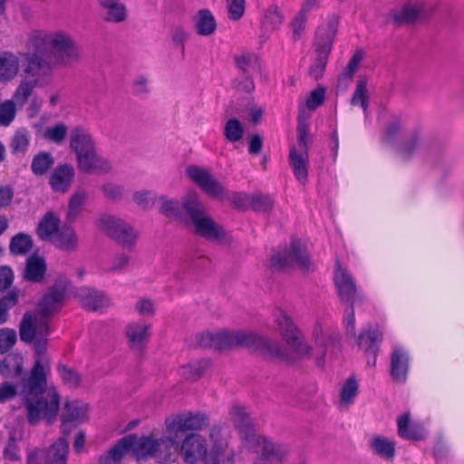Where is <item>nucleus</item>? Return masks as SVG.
I'll return each mask as SVG.
<instances>
[{
    "mask_svg": "<svg viewBox=\"0 0 464 464\" xmlns=\"http://www.w3.org/2000/svg\"><path fill=\"white\" fill-rule=\"evenodd\" d=\"M273 323L287 347H281L277 343L253 333L226 329L200 334L197 336V342L203 348L218 351L246 346L286 361L314 356L318 365H323L326 356L332 355L339 348L337 336L321 322L315 323L311 331L314 348L306 343L302 331L285 310L276 308L274 311Z\"/></svg>",
    "mask_w": 464,
    "mask_h": 464,
    "instance_id": "f257e3e1",
    "label": "nucleus"
},
{
    "mask_svg": "<svg viewBox=\"0 0 464 464\" xmlns=\"http://www.w3.org/2000/svg\"><path fill=\"white\" fill-rule=\"evenodd\" d=\"M26 47L32 51L22 53L26 79L20 82L11 100L19 107L26 103L34 88L47 83L54 67L70 65L79 58L76 42L63 29H34L27 34Z\"/></svg>",
    "mask_w": 464,
    "mask_h": 464,
    "instance_id": "f03ea898",
    "label": "nucleus"
},
{
    "mask_svg": "<svg viewBox=\"0 0 464 464\" xmlns=\"http://www.w3.org/2000/svg\"><path fill=\"white\" fill-rule=\"evenodd\" d=\"M163 438H159L156 432L139 437L136 434H130L123 437L117 442L114 452L130 450L131 454L137 459H153L159 463L175 462L180 455L183 460L188 464H197L205 459L208 453L206 439L198 433H189L182 441L177 439V449L175 456H163L161 441Z\"/></svg>",
    "mask_w": 464,
    "mask_h": 464,
    "instance_id": "7ed1b4c3",
    "label": "nucleus"
},
{
    "mask_svg": "<svg viewBox=\"0 0 464 464\" xmlns=\"http://www.w3.org/2000/svg\"><path fill=\"white\" fill-rule=\"evenodd\" d=\"M49 372L48 363L44 364L37 360L23 385L22 396L25 401L28 421L32 425L41 420L53 423L59 411L60 394L54 386L47 384Z\"/></svg>",
    "mask_w": 464,
    "mask_h": 464,
    "instance_id": "20e7f679",
    "label": "nucleus"
},
{
    "mask_svg": "<svg viewBox=\"0 0 464 464\" xmlns=\"http://www.w3.org/2000/svg\"><path fill=\"white\" fill-rule=\"evenodd\" d=\"M66 296V287L55 285L44 295L39 304V314L27 313L24 315L20 324V337L23 342L34 341L37 353L45 350L47 336L50 334L47 315L57 311Z\"/></svg>",
    "mask_w": 464,
    "mask_h": 464,
    "instance_id": "39448f33",
    "label": "nucleus"
},
{
    "mask_svg": "<svg viewBox=\"0 0 464 464\" xmlns=\"http://www.w3.org/2000/svg\"><path fill=\"white\" fill-rule=\"evenodd\" d=\"M208 425L209 419L204 412L185 411L169 415L164 420V433L159 435V438H163L162 455L175 456L177 439H180L186 431L201 430Z\"/></svg>",
    "mask_w": 464,
    "mask_h": 464,
    "instance_id": "423d86ee",
    "label": "nucleus"
},
{
    "mask_svg": "<svg viewBox=\"0 0 464 464\" xmlns=\"http://www.w3.org/2000/svg\"><path fill=\"white\" fill-rule=\"evenodd\" d=\"M183 206L189 218V222L195 233L208 240L218 243L228 241L224 228L206 212L196 191H188L184 198Z\"/></svg>",
    "mask_w": 464,
    "mask_h": 464,
    "instance_id": "0eeeda50",
    "label": "nucleus"
},
{
    "mask_svg": "<svg viewBox=\"0 0 464 464\" xmlns=\"http://www.w3.org/2000/svg\"><path fill=\"white\" fill-rule=\"evenodd\" d=\"M186 174L190 180L197 184L209 197L221 200L228 198L238 209L251 208L253 194L235 192L228 196L222 184L208 169L191 165L186 169Z\"/></svg>",
    "mask_w": 464,
    "mask_h": 464,
    "instance_id": "6e6552de",
    "label": "nucleus"
},
{
    "mask_svg": "<svg viewBox=\"0 0 464 464\" xmlns=\"http://www.w3.org/2000/svg\"><path fill=\"white\" fill-rule=\"evenodd\" d=\"M334 284L338 295L343 302H351V305L344 312L343 320L347 337L355 338V317L353 306L364 301V295L356 287L353 276L347 268L336 263L334 270Z\"/></svg>",
    "mask_w": 464,
    "mask_h": 464,
    "instance_id": "1a4fd4ad",
    "label": "nucleus"
},
{
    "mask_svg": "<svg viewBox=\"0 0 464 464\" xmlns=\"http://www.w3.org/2000/svg\"><path fill=\"white\" fill-rule=\"evenodd\" d=\"M339 28V18L329 14L319 23L314 39V47L318 54V63L311 68V74L315 78L322 76Z\"/></svg>",
    "mask_w": 464,
    "mask_h": 464,
    "instance_id": "9d476101",
    "label": "nucleus"
},
{
    "mask_svg": "<svg viewBox=\"0 0 464 464\" xmlns=\"http://www.w3.org/2000/svg\"><path fill=\"white\" fill-rule=\"evenodd\" d=\"M309 115H305L303 109L300 108L298 117V147H292L289 153V165L292 168L295 179L301 183L305 184L308 179L309 167Z\"/></svg>",
    "mask_w": 464,
    "mask_h": 464,
    "instance_id": "9b49d317",
    "label": "nucleus"
},
{
    "mask_svg": "<svg viewBox=\"0 0 464 464\" xmlns=\"http://www.w3.org/2000/svg\"><path fill=\"white\" fill-rule=\"evenodd\" d=\"M244 449L253 455L256 462L268 464L284 462L290 452L286 444L269 440L259 434L246 438Z\"/></svg>",
    "mask_w": 464,
    "mask_h": 464,
    "instance_id": "f8f14e48",
    "label": "nucleus"
},
{
    "mask_svg": "<svg viewBox=\"0 0 464 464\" xmlns=\"http://www.w3.org/2000/svg\"><path fill=\"white\" fill-rule=\"evenodd\" d=\"M428 15L425 4L419 0H409L395 6L389 12L388 17L396 25H412Z\"/></svg>",
    "mask_w": 464,
    "mask_h": 464,
    "instance_id": "ddd939ff",
    "label": "nucleus"
},
{
    "mask_svg": "<svg viewBox=\"0 0 464 464\" xmlns=\"http://www.w3.org/2000/svg\"><path fill=\"white\" fill-rule=\"evenodd\" d=\"M97 226L101 230L123 246H131L136 241V231L130 225L120 218L103 216L97 221Z\"/></svg>",
    "mask_w": 464,
    "mask_h": 464,
    "instance_id": "4468645a",
    "label": "nucleus"
},
{
    "mask_svg": "<svg viewBox=\"0 0 464 464\" xmlns=\"http://www.w3.org/2000/svg\"><path fill=\"white\" fill-rule=\"evenodd\" d=\"M270 264L276 269H283L295 265L305 269L308 267L309 256L300 241L295 240L287 251L273 256Z\"/></svg>",
    "mask_w": 464,
    "mask_h": 464,
    "instance_id": "2eb2a0df",
    "label": "nucleus"
},
{
    "mask_svg": "<svg viewBox=\"0 0 464 464\" xmlns=\"http://www.w3.org/2000/svg\"><path fill=\"white\" fill-rule=\"evenodd\" d=\"M209 437L213 442V450L205 464H226L229 460L225 455V449L227 447L230 437L229 427L226 424L215 425L211 429Z\"/></svg>",
    "mask_w": 464,
    "mask_h": 464,
    "instance_id": "dca6fc26",
    "label": "nucleus"
},
{
    "mask_svg": "<svg viewBox=\"0 0 464 464\" xmlns=\"http://www.w3.org/2000/svg\"><path fill=\"white\" fill-rule=\"evenodd\" d=\"M228 414L230 420L238 430L242 440V447L244 448L245 440L257 434L254 429L250 413L244 405L237 402L231 405Z\"/></svg>",
    "mask_w": 464,
    "mask_h": 464,
    "instance_id": "f3484780",
    "label": "nucleus"
},
{
    "mask_svg": "<svg viewBox=\"0 0 464 464\" xmlns=\"http://www.w3.org/2000/svg\"><path fill=\"white\" fill-rule=\"evenodd\" d=\"M90 405L82 401H70L65 403L64 410L62 416V429L67 430V426L70 423L78 425L85 423L89 420L90 417Z\"/></svg>",
    "mask_w": 464,
    "mask_h": 464,
    "instance_id": "a211bd4d",
    "label": "nucleus"
},
{
    "mask_svg": "<svg viewBox=\"0 0 464 464\" xmlns=\"http://www.w3.org/2000/svg\"><path fill=\"white\" fill-rule=\"evenodd\" d=\"M398 435L405 440L418 441L426 439L428 432L420 421L411 419L408 412L397 419Z\"/></svg>",
    "mask_w": 464,
    "mask_h": 464,
    "instance_id": "6ab92c4d",
    "label": "nucleus"
},
{
    "mask_svg": "<svg viewBox=\"0 0 464 464\" xmlns=\"http://www.w3.org/2000/svg\"><path fill=\"white\" fill-rule=\"evenodd\" d=\"M151 324L143 321L130 323L125 330V334L132 349L141 350L148 343L150 337Z\"/></svg>",
    "mask_w": 464,
    "mask_h": 464,
    "instance_id": "aec40b11",
    "label": "nucleus"
},
{
    "mask_svg": "<svg viewBox=\"0 0 464 464\" xmlns=\"http://www.w3.org/2000/svg\"><path fill=\"white\" fill-rule=\"evenodd\" d=\"M80 170L89 174H104L111 169V164L106 159L99 156L96 150L77 159Z\"/></svg>",
    "mask_w": 464,
    "mask_h": 464,
    "instance_id": "412c9836",
    "label": "nucleus"
},
{
    "mask_svg": "<svg viewBox=\"0 0 464 464\" xmlns=\"http://www.w3.org/2000/svg\"><path fill=\"white\" fill-rule=\"evenodd\" d=\"M410 364V356L408 351L396 346L391 357V375L397 382H404L407 379Z\"/></svg>",
    "mask_w": 464,
    "mask_h": 464,
    "instance_id": "4be33fe9",
    "label": "nucleus"
},
{
    "mask_svg": "<svg viewBox=\"0 0 464 464\" xmlns=\"http://www.w3.org/2000/svg\"><path fill=\"white\" fill-rule=\"evenodd\" d=\"M382 340V333L378 325H370L364 329L357 339V344L366 355L373 354L372 365L376 363L378 343Z\"/></svg>",
    "mask_w": 464,
    "mask_h": 464,
    "instance_id": "5701e85b",
    "label": "nucleus"
},
{
    "mask_svg": "<svg viewBox=\"0 0 464 464\" xmlns=\"http://www.w3.org/2000/svg\"><path fill=\"white\" fill-rule=\"evenodd\" d=\"M75 176L71 164H60L50 176L49 184L54 191L66 192L72 186Z\"/></svg>",
    "mask_w": 464,
    "mask_h": 464,
    "instance_id": "b1692460",
    "label": "nucleus"
},
{
    "mask_svg": "<svg viewBox=\"0 0 464 464\" xmlns=\"http://www.w3.org/2000/svg\"><path fill=\"white\" fill-rule=\"evenodd\" d=\"M76 297L83 307L92 311L102 310L110 304V299L102 292L88 287L79 288Z\"/></svg>",
    "mask_w": 464,
    "mask_h": 464,
    "instance_id": "393cba45",
    "label": "nucleus"
},
{
    "mask_svg": "<svg viewBox=\"0 0 464 464\" xmlns=\"http://www.w3.org/2000/svg\"><path fill=\"white\" fill-rule=\"evenodd\" d=\"M70 146L75 152L77 159L81 156L82 158L84 154L95 150L94 141L92 136L87 130L82 128H76L72 131Z\"/></svg>",
    "mask_w": 464,
    "mask_h": 464,
    "instance_id": "a878e982",
    "label": "nucleus"
},
{
    "mask_svg": "<svg viewBox=\"0 0 464 464\" xmlns=\"http://www.w3.org/2000/svg\"><path fill=\"white\" fill-rule=\"evenodd\" d=\"M107 22L121 23L127 18V9L121 0H98Z\"/></svg>",
    "mask_w": 464,
    "mask_h": 464,
    "instance_id": "bb28decb",
    "label": "nucleus"
},
{
    "mask_svg": "<svg viewBox=\"0 0 464 464\" xmlns=\"http://www.w3.org/2000/svg\"><path fill=\"white\" fill-rule=\"evenodd\" d=\"M196 33L200 36L212 35L217 30V21L208 9H200L193 18Z\"/></svg>",
    "mask_w": 464,
    "mask_h": 464,
    "instance_id": "cd10ccee",
    "label": "nucleus"
},
{
    "mask_svg": "<svg viewBox=\"0 0 464 464\" xmlns=\"http://www.w3.org/2000/svg\"><path fill=\"white\" fill-rule=\"evenodd\" d=\"M20 60L17 55L10 52L0 53V81L9 82L18 73Z\"/></svg>",
    "mask_w": 464,
    "mask_h": 464,
    "instance_id": "c85d7f7f",
    "label": "nucleus"
},
{
    "mask_svg": "<svg viewBox=\"0 0 464 464\" xmlns=\"http://www.w3.org/2000/svg\"><path fill=\"white\" fill-rule=\"evenodd\" d=\"M61 227L59 218L49 212L40 220L36 233L42 240L52 242Z\"/></svg>",
    "mask_w": 464,
    "mask_h": 464,
    "instance_id": "c756f323",
    "label": "nucleus"
},
{
    "mask_svg": "<svg viewBox=\"0 0 464 464\" xmlns=\"http://www.w3.org/2000/svg\"><path fill=\"white\" fill-rule=\"evenodd\" d=\"M34 128L36 130V134L41 135L47 141L57 145L63 144L68 135V127L63 122H57L44 130H42L39 124H34Z\"/></svg>",
    "mask_w": 464,
    "mask_h": 464,
    "instance_id": "7c9ffc66",
    "label": "nucleus"
},
{
    "mask_svg": "<svg viewBox=\"0 0 464 464\" xmlns=\"http://www.w3.org/2000/svg\"><path fill=\"white\" fill-rule=\"evenodd\" d=\"M51 243L62 250L72 251L77 247L78 237L72 227L63 225Z\"/></svg>",
    "mask_w": 464,
    "mask_h": 464,
    "instance_id": "2f4dec72",
    "label": "nucleus"
},
{
    "mask_svg": "<svg viewBox=\"0 0 464 464\" xmlns=\"http://www.w3.org/2000/svg\"><path fill=\"white\" fill-rule=\"evenodd\" d=\"M46 264L43 257L33 255L26 260L24 277L32 282H40L45 274Z\"/></svg>",
    "mask_w": 464,
    "mask_h": 464,
    "instance_id": "473e14b6",
    "label": "nucleus"
},
{
    "mask_svg": "<svg viewBox=\"0 0 464 464\" xmlns=\"http://www.w3.org/2000/svg\"><path fill=\"white\" fill-rule=\"evenodd\" d=\"M372 451L384 459H392L395 453V443L382 436L373 438L370 443Z\"/></svg>",
    "mask_w": 464,
    "mask_h": 464,
    "instance_id": "72a5a7b5",
    "label": "nucleus"
},
{
    "mask_svg": "<svg viewBox=\"0 0 464 464\" xmlns=\"http://www.w3.org/2000/svg\"><path fill=\"white\" fill-rule=\"evenodd\" d=\"M54 158L47 151H40L32 160L31 169L36 176H43L53 166Z\"/></svg>",
    "mask_w": 464,
    "mask_h": 464,
    "instance_id": "f704fd0d",
    "label": "nucleus"
},
{
    "mask_svg": "<svg viewBox=\"0 0 464 464\" xmlns=\"http://www.w3.org/2000/svg\"><path fill=\"white\" fill-rule=\"evenodd\" d=\"M23 370V356L19 353H10L3 360L1 372L5 377L18 376Z\"/></svg>",
    "mask_w": 464,
    "mask_h": 464,
    "instance_id": "c9c22d12",
    "label": "nucleus"
},
{
    "mask_svg": "<svg viewBox=\"0 0 464 464\" xmlns=\"http://www.w3.org/2000/svg\"><path fill=\"white\" fill-rule=\"evenodd\" d=\"M33 247L32 237L25 233L14 235L10 241L9 249L13 255L23 256L28 253Z\"/></svg>",
    "mask_w": 464,
    "mask_h": 464,
    "instance_id": "e433bc0d",
    "label": "nucleus"
},
{
    "mask_svg": "<svg viewBox=\"0 0 464 464\" xmlns=\"http://www.w3.org/2000/svg\"><path fill=\"white\" fill-rule=\"evenodd\" d=\"M68 454V442L64 438H60L52 445L48 451L49 464H66Z\"/></svg>",
    "mask_w": 464,
    "mask_h": 464,
    "instance_id": "4c0bfd02",
    "label": "nucleus"
},
{
    "mask_svg": "<svg viewBox=\"0 0 464 464\" xmlns=\"http://www.w3.org/2000/svg\"><path fill=\"white\" fill-rule=\"evenodd\" d=\"M358 381L354 377L348 378L341 389L340 403L343 406H350L353 404L358 394Z\"/></svg>",
    "mask_w": 464,
    "mask_h": 464,
    "instance_id": "58836bf2",
    "label": "nucleus"
},
{
    "mask_svg": "<svg viewBox=\"0 0 464 464\" xmlns=\"http://www.w3.org/2000/svg\"><path fill=\"white\" fill-rule=\"evenodd\" d=\"M283 15L276 6H270L261 21L262 28L266 31H274L279 28L283 23Z\"/></svg>",
    "mask_w": 464,
    "mask_h": 464,
    "instance_id": "ea45409f",
    "label": "nucleus"
},
{
    "mask_svg": "<svg viewBox=\"0 0 464 464\" xmlns=\"http://www.w3.org/2000/svg\"><path fill=\"white\" fill-rule=\"evenodd\" d=\"M368 81L367 78L362 77L359 79L357 82L356 89L352 98V104L360 105L363 109L364 113H366L368 107Z\"/></svg>",
    "mask_w": 464,
    "mask_h": 464,
    "instance_id": "a19ab883",
    "label": "nucleus"
},
{
    "mask_svg": "<svg viewBox=\"0 0 464 464\" xmlns=\"http://www.w3.org/2000/svg\"><path fill=\"white\" fill-rule=\"evenodd\" d=\"M159 202L160 211L169 218H179L181 216V210H185L184 206H181L179 201L167 197H160Z\"/></svg>",
    "mask_w": 464,
    "mask_h": 464,
    "instance_id": "79ce46f5",
    "label": "nucleus"
},
{
    "mask_svg": "<svg viewBox=\"0 0 464 464\" xmlns=\"http://www.w3.org/2000/svg\"><path fill=\"white\" fill-rule=\"evenodd\" d=\"M208 362L206 360L195 361L180 368V374L186 379L195 380L208 368Z\"/></svg>",
    "mask_w": 464,
    "mask_h": 464,
    "instance_id": "37998d69",
    "label": "nucleus"
},
{
    "mask_svg": "<svg viewBox=\"0 0 464 464\" xmlns=\"http://www.w3.org/2000/svg\"><path fill=\"white\" fill-rule=\"evenodd\" d=\"M86 198L87 194L83 191H77L72 196L69 202V210L67 214L68 220L72 221L76 218V217L82 211Z\"/></svg>",
    "mask_w": 464,
    "mask_h": 464,
    "instance_id": "c03bdc74",
    "label": "nucleus"
},
{
    "mask_svg": "<svg viewBox=\"0 0 464 464\" xmlns=\"http://www.w3.org/2000/svg\"><path fill=\"white\" fill-rule=\"evenodd\" d=\"M224 134L229 141L237 142L242 139L244 128L238 120L230 119L225 125Z\"/></svg>",
    "mask_w": 464,
    "mask_h": 464,
    "instance_id": "a18cd8bd",
    "label": "nucleus"
},
{
    "mask_svg": "<svg viewBox=\"0 0 464 464\" xmlns=\"http://www.w3.org/2000/svg\"><path fill=\"white\" fill-rule=\"evenodd\" d=\"M16 106L14 101L6 100L0 103V125L9 126L14 120Z\"/></svg>",
    "mask_w": 464,
    "mask_h": 464,
    "instance_id": "49530a36",
    "label": "nucleus"
},
{
    "mask_svg": "<svg viewBox=\"0 0 464 464\" xmlns=\"http://www.w3.org/2000/svg\"><path fill=\"white\" fill-rule=\"evenodd\" d=\"M17 334L15 330L11 328L0 329V353L8 352L16 343Z\"/></svg>",
    "mask_w": 464,
    "mask_h": 464,
    "instance_id": "de8ad7c7",
    "label": "nucleus"
},
{
    "mask_svg": "<svg viewBox=\"0 0 464 464\" xmlns=\"http://www.w3.org/2000/svg\"><path fill=\"white\" fill-rule=\"evenodd\" d=\"M236 64L243 72H249L258 65V57L252 53H243L235 57Z\"/></svg>",
    "mask_w": 464,
    "mask_h": 464,
    "instance_id": "09e8293b",
    "label": "nucleus"
},
{
    "mask_svg": "<svg viewBox=\"0 0 464 464\" xmlns=\"http://www.w3.org/2000/svg\"><path fill=\"white\" fill-rule=\"evenodd\" d=\"M17 303V295L11 292L5 296L0 298V324H4L8 320V312Z\"/></svg>",
    "mask_w": 464,
    "mask_h": 464,
    "instance_id": "8fccbe9b",
    "label": "nucleus"
},
{
    "mask_svg": "<svg viewBox=\"0 0 464 464\" xmlns=\"http://www.w3.org/2000/svg\"><path fill=\"white\" fill-rule=\"evenodd\" d=\"M251 208L256 212H267L273 208L274 200L270 196L253 194Z\"/></svg>",
    "mask_w": 464,
    "mask_h": 464,
    "instance_id": "3c124183",
    "label": "nucleus"
},
{
    "mask_svg": "<svg viewBox=\"0 0 464 464\" xmlns=\"http://www.w3.org/2000/svg\"><path fill=\"white\" fill-rule=\"evenodd\" d=\"M30 139L26 130H18L12 140V149L14 152L24 153L29 146Z\"/></svg>",
    "mask_w": 464,
    "mask_h": 464,
    "instance_id": "603ef678",
    "label": "nucleus"
},
{
    "mask_svg": "<svg viewBox=\"0 0 464 464\" xmlns=\"http://www.w3.org/2000/svg\"><path fill=\"white\" fill-rule=\"evenodd\" d=\"M325 98V89L324 87H317L313 90L306 99L305 106L309 111H314L323 104Z\"/></svg>",
    "mask_w": 464,
    "mask_h": 464,
    "instance_id": "864d4df0",
    "label": "nucleus"
},
{
    "mask_svg": "<svg viewBox=\"0 0 464 464\" xmlns=\"http://www.w3.org/2000/svg\"><path fill=\"white\" fill-rule=\"evenodd\" d=\"M188 38L189 33L183 26L177 25L172 28L171 41L175 45L180 47L182 55L185 54V44Z\"/></svg>",
    "mask_w": 464,
    "mask_h": 464,
    "instance_id": "5fc2aeb1",
    "label": "nucleus"
},
{
    "mask_svg": "<svg viewBox=\"0 0 464 464\" xmlns=\"http://www.w3.org/2000/svg\"><path fill=\"white\" fill-rule=\"evenodd\" d=\"M156 199V195L152 191L140 190L133 195L134 202L140 208L147 209L152 207Z\"/></svg>",
    "mask_w": 464,
    "mask_h": 464,
    "instance_id": "6e6d98bb",
    "label": "nucleus"
},
{
    "mask_svg": "<svg viewBox=\"0 0 464 464\" xmlns=\"http://www.w3.org/2000/svg\"><path fill=\"white\" fill-rule=\"evenodd\" d=\"M58 371L64 383L72 387H76L81 382L80 375L73 370L67 368L66 366H60Z\"/></svg>",
    "mask_w": 464,
    "mask_h": 464,
    "instance_id": "4d7b16f0",
    "label": "nucleus"
},
{
    "mask_svg": "<svg viewBox=\"0 0 464 464\" xmlns=\"http://www.w3.org/2000/svg\"><path fill=\"white\" fill-rule=\"evenodd\" d=\"M229 18L240 19L245 13V0H227Z\"/></svg>",
    "mask_w": 464,
    "mask_h": 464,
    "instance_id": "13d9d810",
    "label": "nucleus"
},
{
    "mask_svg": "<svg viewBox=\"0 0 464 464\" xmlns=\"http://www.w3.org/2000/svg\"><path fill=\"white\" fill-rule=\"evenodd\" d=\"M14 275L8 266H0V292L8 289L14 283Z\"/></svg>",
    "mask_w": 464,
    "mask_h": 464,
    "instance_id": "bf43d9fd",
    "label": "nucleus"
},
{
    "mask_svg": "<svg viewBox=\"0 0 464 464\" xmlns=\"http://www.w3.org/2000/svg\"><path fill=\"white\" fill-rule=\"evenodd\" d=\"M135 309L144 316H152L155 313L153 302L146 298L140 299L135 304Z\"/></svg>",
    "mask_w": 464,
    "mask_h": 464,
    "instance_id": "052dcab7",
    "label": "nucleus"
},
{
    "mask_svg": "<svg viewBox=\"0 0 464 464\" xmlns=\"http://www.w3.org/2000/svg\"><path fill=\"white\" fill-rule=\"evenodd\" d=\"M308 14L301 10L296 14L292 22V29L295 34L299 35L304 30Z\"/></svg>",
    "mask_w": 464,
    "mask_h": 464,
    "instance_id": "680f3d73",
    "label": "nucleus"
},
{
    "mask_svg": "<svg viewBox=\"0 0 464 464\" xmlns=\"http://www.w3.org/2000/svg\"><path fill=\"white\" fill-rule=\"evenodd\" d=\"M116 447L117 444H115V446L111 449V450L108 452L106 456L101 458L99 464H121V460L123 458V456L127 452H130V450H124L122 451V453L121 452V455L118 458L119 453L114 452Z\"/></svg>",
    "mask_w": 464,
    "mask_h": 464,
    "instance_id": "e2e57ef3",
    "label": "nucleus"
},
{
    "mask_svg": "<svg viewBox=\"0 0 464 464\" xmlns=\"http://www.w3.org/2000/svg\"><path fill=\"white\" fill-rule=\"evenodd\" d=\"M362 59V55L361 53H354L343 72V76L352 79L353 73L358 69Z\"/></svg>",
    "mask_w": 464,
    "mask_h": 464,
    "instance_id": "0e129e2a",
    "label": "nucleus"
},
{
    "mask_svg": "<svg viewBox=\"0 0 464 464\" xmlns=\"http://www.w3.org/2000/svg\"><path fill=\"white\" fill-rule=\"evenodd\" d=\"M102 191L107 198L117 199L122 195V188L116 184L108 183L103 185Z\"/></svg>",
    "mask_w": 464,
    "mask_h": 464,
    "instance_id": "69168bd1",
    "label": "nucleus"
},
{
    "mask_svg": "<svg viewBox=\"0 0 464 464\" xmlns=\"http://www.w3.org/2000/svg\"><path fill=\"white\" fill-rule=\"evenodd\" d=\"M14 197V190L10 186L0 187V208L7 207Z\"/></svg>",
    "mask_w": 464,
    "mask_h": 464,
    "instance_id": "338daca9",
    "label": "nucleus"
},
{
    "mask_svg": "<svg viewBox=\"0 0 464 464\" xmlns=\"http://www.w3.org/2000/svg\"><path fill=\"white\" fill-rule=\"evenodd\" d=\"M16 394V388L10 383L0 384V401L11 400Z\"/></svg>",
    "mask_w": 464,
    "mask_h": 464,
    "instance_id": "774afa93",
    "label": "nucleus"
}]
</instances>
